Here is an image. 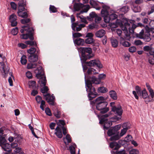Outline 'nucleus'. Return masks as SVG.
Masks as SVG:
<instances>
[{
    "instance_id": "1",
    "label": "nucleus",
    "mask_w": 154,
    "mask_h": 154,
    "mask_svg": "<svg viewBox=\"0 0 154 154\" xmlns=\"http://www.w3.org/2000/svg\"><path fill=\"white\" fill-rule=\"evenodd\" d=\"M85 81L86 91L89 92L88 97L89 100H92L96 97L97 94L95 88L92 86V82L96 84H99L101 81L94 76H93L89 79H86V76L85 75Z\"/></svg>"
},
{
    "instance_id": "2",
    "label": "nucleus",
    "mask_w": 154,
    "mask_h": 154,
    "mask_svg": "<svg viewBox=\"0 0 154 154\" xmlns=\"http://www.w3.org/2000/svg\"><path fill=\"white\" fill-rule=\"evenodd\" d=\"M95 104L96 109L100 111L101 114H105L109 111V108L107 107L108 103L103 97L100 96L96 98Z\"/></svg>"
},
{
    "instance_id": "3",
    "label": "nucleus",
    "mask_w": 154,
    "mask_h": 154,
    "mask_svg": "<svg viewBox=\"0 0 154 154\" xmlns=\"http://www.w3.org/2000/svg\"><path fill=\"white\" fill-rule=\"evenodd\" d=\"M78 50L81 53L80 59L82 63H85L87 60L94 56L92 53V49L90 48L80 47L78 49Z\"/></svg>"
},
{
    "instance_id": "4",
    "label": "nucleus",
    "mask_w": 154,
    "mask_h": 154,
    "mask_svg": "<svg viewBox=\"0 0 154 154\" xmlns=\"http://www.w3.org/2000/svg\"><path fill=\"white\" fill-rule=\"evenodd\" d=\"M109 8V6L104 5L101 12L102 16L103 17L104 21L106 23H109L110 21L116 19L117 17V15L114 14L109 15L108 10Z\"/></svg>"
},
{
    "instance_id": "5",
    "label": "nucleus",
    "mask_w": 154,
    "mask_h": 154,
    "mask_svg": "<svg viewBox=\"0 0 154 154\" xmlns=\"http://www.w3.org/2000/svg\"><path fill=\"white\" fill-rule=\"evenodd\" d=\"M137 26L132 23H130L127 22L125 23L124 25L121 26L123 31H124V33L126 37H129L130 33H133L134 32V29L137 27Z\"/></svg>"
},
{
    "instance_id": "6",
    "label": "nucleus",
    "mask_w": 154,
    "mask_h": 154,
    "mask_svg": "<svg viewBox=\"0 0 154 154\" xmlns=\"http://www.w3.org/2000/svg\"><path fill=\"white\" fill-rule=\"evenodd\" d=\"M110 114V113H109L101 116L100 117L99 123L101 124H104L103 127L104 129H107L112 125V122L110 120H108L107 119Z\"/></svg>"
},
{
    "instance_id": "7",
    "label": "nucleus",
    "mask_w": 154,
    "mask_h": 154,
    "mask_svg": "<svg viewBox=\"0 0 154 154\" xmlns=\"http://www.w3.org/2000/svg\"><path fill=\"white\" fill-rule=\"evenodd\" d=\"M114 104L115 103L114 102H111L110 103V106L112 107V110L115 114H116L119 116L118 117H116L115 118L117 120H119L121 119V116L122 114L123 111L120 105L117 106H114Z\"/></svg>"
},
{
    "instance_id": "8",
    "label": "nucleus",
    "mask_w": 154,
    "mask_h": 154,
    "mask_svg": "<svg viewBox=\"0 0 154 154\" xmlns=\"http://www.w3.org/2000/svg\"><path fill=\"white\" fill-rule=\"evenodd\" d=\"M27 32L26 34H23L20 37L21 39H26L29 38L31 40H33L34 39L33 37L34 29L33 28H27Z\"/></svg>"
},
{
    "instance_id": "9",
    "label": "nucleus",
    "mask_w": 154,
    "mask_h": 154,
    "mask_svg": "<svg viewBox=\"0 0 154 154\" xmlns=\"http://www.w3.org/2000/svg\"><path fill=\"white\" fill-rule=\"evenodd\" d=\"M140 94L142 97L144 99V101L146 103H147V102H152L154 100L153 99L154 97H152L150 96V94L149 96L147 91L145 89L142 91L141 94Z\"/></svg>"
},
{
    "instance_id": "10",
    "label": "nucleus",
    "mask_w": 154,
    "mask_h": 154,
    "mask_svg": "<svg viewBox=\"0 0 154 154\" xmlns=\"http://www.w3.org/2000/svg\"><path fill=\"white\" fill-rule=\"evenodd\" d=\"M0 68L3 77H6L9 70V67L5 65L4 62H2L0 63Z\"/></svg>"
},
{
    "instance_id": "11",
    "label": "nucleus",
    "mask_w": 154,
    "mask_h": 154,
    "mask_svg": "<svg viewBox=\"0 0 154 154\" xmlns=\"http://www.w3.org/2000/svg\"><path fill=\"white\" fill-rule=\"evenodd\" d=\"M121 128L120 125H116L114 127H111L107 132V134L109 136H111L114 134H118V131Z\"/></svg>"
},
{
    "instance_id": "12",
    "label": "nucleus",
    "mask_w": 154,
    "mask_h": 154,
    "mask_svg": "<svg viewBox=\"0 0 154 154\" xmlns=\"http://www.w3.org/2000/svg\"><path fill=\"white\" fill-rule=\"evenodd\" d=\"M86 63L88 66H96L99 68H101L102 67V65L100 61L96 60H92L89 62H87Z\"/></svg>"
},
{
    "instance_id": "13",
    "label": "nucleus",
    "mask_w": 154,
    "mask_h": 154,
    "mask_svg": "<svg viewBox=\"0 0 154 154\" xmlns=\"http://www.w3.org/2000/svg\"><path fill=\"white\" fill-rule=\"evenodd\" d=\"M43 96L45 97L46 100L49 103V104L52 105H54L55 97L53 95L51 96L50 94L47 93L45 94H44Z\"/></svg>"
},
{
    "instance_id": "14",
    "label": "nucleus",
    "mask_w": 154,
    "mask_h": 154,
    "mask_svg": "<svg viewBox=\"0 0 154 154\" xmlns=\"http://www.w3.org/2000/svg\"><path fill=\"white\" fill-rule=\"evenodd\" d=\"M35 73L36 74V77L37 78H40L41 76L44 75V72L42 67V66H40L38 67L35 70Z\"/></svg>"
},
{
    "instance_id": "15",
    "label": "nucleus",
    "mask_w": 154,
    "mask_h": 154,
    "mask_svg": "<svg viewBox=\"0 0 154 154\" xmlns=\"http://www.w3.org/2000/svg\"><path fill=\"white\" fill-rule=\"evenodd\" d=\"M18 9L17 14L19 17L22 18L27 17V13L25 11V8H18Z\"/></svg>"
},
{
    "instance_id": "16",
    "label": "nucleus",
    "mask_w": 154,
    "mask_h": 154,
    "mask_svg": "<svg viewBox=\"0 0 154 154\" xmlns=\"http://www.w3.org/2000/svg\"><path fill=\"white\" fill-rule=\"evenodd\" d=\"M9 20L12 26H16L17 23V17L16 15L14 14H11L10 16Z\"/></svg>"
},
{
    "instance_id": "17",
    "label": "nucleus",
    "mask_w": 154,
    "mask_h": 154,
    "mask_svg": "<svg viewBox=\"0 0 154 154\" xmlns=\"http://www.w3.org/2000/svg\"><path fill=\"white\" fill-rule=\"evenodd\" d=\"M119 40L120 44L125 47H128L131 45V44L128 42L125 41L122 37H120Z\"/></svg>"
},
{
    "instance_id": "18",
    "label": "nucleus",
    "mask_w": 154,
    "mask_h": 154,
    "mask_svg": "<svg viewBox=\"0 0 154 154\" xmlns=\"http://www.w3.org/2000/svg\"><path fill=\"white\" fill-rule=\"evenodd\" d=\"M1 146L5 151L9 152L11 151V145L9 144L6 143Z\"/></svg>"
},
{
    "instance_id": "19",
    "label": "nucleus",
    "mask_w": 154,
    "mask_h": 154,
    "mask_svg": "<svg viewBox=\"0 0 154 154\" xmlns=\"http://www.w3.org/2000/svg\"><path fill=\"white\" fill-rule=\"evenodd\" d=\"M55 134L59 138H61L63 137L61 129L57 126L55 129Z\"/></svg>"
},
{
    "instance_id": "20",
    "label": "nucleus",
    "mask_w": 154,
    "mask_h": 154,
    "mask_svg": "<svg viewBox=\"0 0 154 154\" xmlns=\"http://www.w3.org/2000/svg\"><path fill=\"white\" fill-rule=\"evenodd\" d=\"M74 42L75 44L78 45H83L85 44L84 40L80 38L76 39Z\"/></svg>"
},
{
    "instance_id": "21",
    "label": "nucleus",
    "mask_w": 154,
    "mask_h": 154,
    "mask_svg": "<svg viewBox=\"0 0 154 154\" xmlns=\"http://www.w3.org/2000/svg\"><path fill=\"white\" fill-rule=\"evenodd\" d=\"M37 78L39 79L38 82L41 86H42L45 85L46 82V77L44 76V75L41 76L40 78Z\"/></svg>"
},
{
    "instance_id": "22",
    "label": "nucleus",
    "mask_w": 154,
    "mask_h": 154,
    "mask_svg": "<svg viewBox=\"0 0 154 154\" xmlns=\"http://www.w3.org/2000/svg\"><path fill=\"white\" fill-rule=\"evenodd\" d=\"M38 58L37 54H33L29 57V60L31 62H34L37 61Z\"/></svg>"
},
{
    "instance_id": "23",
    "label": "nucleus",
    "mask_w": 154,
    "mask_h": 154,
    "mask_svg": "<svg viewBox=\"0 0 154 154\" xmlns=\"http://www.w3.org/2000/svg\"><path fill=\"white\" fill-rule=\"evenodd\" d=\"M105 34V31L103 29H100L96 32V36L97 37L101 38L103 37Z\"/></svg>"
},
{
    "instance_id": "24",
    "label": "nucleus",
    "mask_w": 154,
    "mask_h": 154,
    "mask_svg": "<svg viewBox=\"0 0 154 154\" xmlns=\"http://www.w3.org/2000/svg\"><path fill=\"white\" fill-rule=\"evenodd\" d=\"M71 21L72 22V30H75V28L78 25V23L75 22L74 23V22L75 21V17L73 15H72L71 17Z\"/></svg>"
},
{
    "instance_id": "25",
    "label": "nucleus",
    "mask_w": 154,
    "mask_h": 154,
    "mask_svg": "<svg viewBox=\"0 0 154 154\" xmlns=\"http://www.w3.org/2000/svg\"><path fill=\"white\" fill-rule=\"evenodd\" d=\"M63 139L64 142L66 145H68L72 141L71 136L69 134H67L65 137H64Z\"/></svg>"
},
{
    "instance_id": "26",
    "label": "nucleus",
    "mask_w": 154,
    "mask_h": 154,
    "mask_svg": "<svg viewBox=\"0 0 154 154\" xmlns=\"http://www.w3.org/2000/svg\"><path fill=\"white\" fill-rule=\"evenodd\" d=\"M83 4L81 3H75L74 5V9L76 11H78L82 9Z\"/></svg>"
},
{
    "instance_id": "27",
    "label": "nucleus",
    "mask_w": 154,
    "mask_h": 154,
    "mask_svg": "<svg viewBox=\"0 0 154 154\" xmlns=\"http://www.w3.org/2000/svg\"><path fill=\"white\" fill-rule=\"evenodd\" d=\"M150 33L149 32H147L144 34V35L142 39H143L146 42H149L151 39L150 37Z\"/></svg>"
},
{
    "instance_id": "28",
    "label": "nucleus",
    "mask_w": 154,
    "mask_h": 154,
    "mask_svg": "<svg viewBox=\"0 0 154 154\" xmlns=\"http://www.w3.org/2000/svg\"><path fill=\"white\" fill-rule=\"evenodd\" d=\"M109 95L111 98L114 100H116L117 99V95L115 91L112 90L109 92Z\"/></svg>"
},
{
    "instance_id": "29",
    "label": "nucleus",
    "mask_w": 154,
    "mask_h": 154,
    "mask_svg": "<svg viewBox=\"0 0 154 154\" xmlns=\"http://www.w3.org/2000/svg\"><path fill=\"white\" fill-rule=\"evenodd\" d=\"M32 26V24L31 23H29V26H24L22 27V28L20 30V32L21 33H24L25 32H27V28L29 27V28H33L32 27H31Z\"/></svg>"
},
{
    "instance_id": "30",
    "label": "nucleus",
    "mask_w": 154,
    "mask_h": 154,
    "mask_svg": "<svg viewBox=\"0 0 154 154\" xmlns=\"http://www.w3.org/2000/svg\"><path fill=\"white\" fill-rule=\"evenodd\" d=\"M131 8L133 11L134 12H138L140 11L141 10V8L138 6H135L134 5L133 3V4H132V5L131 6Z\"/></svg>"
},
{
    "instance_id": "31",
    "label": "nucleus",
    "mask_w": 154,
    "mask_h": 154,
    "mask_svg": "<svg viewBox=\"0 0 154 154\" xmlns=\"http://www.w3.org/2000/svg\"><path fill=\"white\" fill-rule=\"evenodd\" d=\"M85 26V24H79L75 28V30H73L74 31H80L82 28Z\"/></svg>"
},
{
    "instance_id": "32",
    "label": "nucleus",
    "mask_w": 154,
    "mask_h": 154,
    "mask_svg": "<svg viewBox=\"0 0 154 154\" xmlns=\"http://www.w3.org/2000/svg\"><path fill=\"white\" fill-rule=\"evenodd\" d=\"M146 85L148 90H149L150 93V96L152 97H154V92L153 90L151 88L150 85L147 83H146Z\"/></svg>"
},
{
    "instance_id": "33",
    "label": "nucleus",
    "mask_w": 154,
    "mask_h": 154,
    "mask_svg": "<svg viewBox=\"0 0 154 154\" xmlns=\"http://www.w3.org/2000/svg\"><path fill=\"white\" fill-rule=\"evenodd\" d=\"M87 73L88 75L90 74H98V72H96V70L90 67L89 68L87 71Z\"/></svg>"
},
{
    "instance_id": "34",
    "label": "nucleus",
    "mask_w": 154,
    "mask_h": 154,
    "mask_svg": "<svg viewBox=\"0 0 154 154\" xmlns=\"http://www.w3.org/2000/svg\"><path fill=\"white\" fill-rule=\"evenodd\" d=\"M111 43L112 46L114 48H116L118 45V42L117 40L114 38H112L111 40Z\"/></svg>"
},
{
    "instance_id": "35",
    "label": "nucleus",
    "mask_w": 154,
    "mask_h": 154,
    "mask_svg": "<svg viewBox=\"0 0 154 154\" xmlns=\"http://www.w3.org/2000/svg\"><path fill=\"white\" fill-rule=\"evenodd\" d=\"M30 19L27 18L26 19H22L20 20L21 22L23 24H25L29 23L27 24L26 26H29V23H31L32 24V23L30 22Z\"/></svg>"
},
{
    "instance_id": "36",
    "label": "nucleus",
    "mask_w": 154,
    "mask_h": 154,
    "mask_svg": "<svg viewBox=\"0 0 154 154\" xmlns=\"http://www.w3.org/2000/svg\"><path fill=\"white\" fill-rule=\"evenodd\" d=\"M98 91L99 93H105L107 92V89L103 87H100L98 88Z\"/></svg>"
},
{
    "instance_id": "37",
    "label": "nucleus",
    "mask_w": 154,
    "mask_h": 154,
    "mask_svg": "<svg viewBox=\"0 0 154 154\" xmlns=\"http://www.w3.org/2000/svg\"><path fill=\"white\" fill-rule=\"evenodd\" d=\"M145 29L146 31L150 33H154V27H149L148 25H146L145 26Z\"/></svg>"
},
{
    "instance_id": "38",
    "label": "nucleus",
    "mask_w": 154,
    "mask_h": 154,
    "mask_svg": "<svg viewBox=\"0 0 154 154\" xmlns=\"http://www.w3.org/2000/svg\"><path fill=\"white\" fill-rule=\"evenodd\" d=\"M54 114L56 117L57 119H59L61 116V112L58 110L56 109L54 111Z\"/></svg>"
},
{
    "instance_id": "39",
    "label": "nucleus",
    "mask_w": 154,
    "mask_h": 154,
    "mask_svg": "<svg viewBox=\"0 0 154 154\" xmlns=\"http://www.w3.org/2000/svg\"><path fill=\"white\" fill-rule=\"evenodd\" d=\"M90 8V6L89 5H83V8H82V11H81V12H86L88 11Z\"/></svg>"
},
{
    "instance_id": "40",
    "label": "nucleus",
    "mask_w": 154,
    "mask_h": 154,
    "mask_svg": "<svg viewBox=\"0 0 154 154\" xmlns=\"http://www.w3.org/2000/svg\"><path fill=\"white\" fill-rule=\"evenodd\" d=\"M94 40L93 38H88L85 39V42L87 44H89L92 43L94 42Z\"/></svg>"
},
{
    "instance_id": "41",
    "label": "nucleus",
    "mask_w": 154,
    "mask_h": 154,
    "mask_svg": "<svg viewBox=\"0 0 154 154\" xmlns=\"http://www.w3.org/2000/svg\"><path fill=\"white\" fill-rule=\"evenodd\" d=\"M25 43L28 45H30V46L35 45V46H37V44L35 41H26L25 42Z\"/></svg>"
},
{
    "instance_id": "42",
    "label": "nucleus",
    "mask_w": 154,
    "mask_h": 154,
    "mask_svg": "<svg viewBox=\"0 0 154 154\" xmlns=\"http://www.w3.org/2000/svg\"><path fill=\"white\" fill-rule=\"evenodd\" d=\"M120 136L118 134H117L114 136H112L110 138V140L111 141L116 140H119L120 137Z\"/></svg>"
},
{
    "instance_id": "43",
    "label": "nucleus",
    "mask_w": 154,
    "mask_h": 154,
    "mask_svg": "<svg viewBox=\"0 0 154 154\" xmlns=\"http://www.w3.org/2000/svg\"><path fill=\"white\" fill-rule=\"evenodd\" d=\"M18 5V8H25L24 6L26 5V3L24 0H21L19 1Z\"/></svg>"
},
{
    "instance_id": "44",
    "label": "nucleus",
    "mask_w": 154,
    "mask_h": 154,
    "mask_svg": "<svg viewBox=\"0 0 154 154\" xmlns=\"http://www.w3.org/2000/svg\"><path fill=\"white\" fill-rule=\"evenodd\" d=\"M77 17L78 18H79L80 20H81L82 22L86 24L88 23V22L86 20V18L84 17L83 16L80 15L79 16L78 15H77Z\"/></svg>"
},
{
    "instance_id": "45",
    "label": "nucleus",
    "mask_w": 154,
    "mask_h": 154,
    "mask_svg": "<svg viewBox=\"0 0 154 154\" xmlns=\"http://www.w3.org/2000/svg\"><path fill=\"white\" fill-rule=\"evenodd\" d=\"M36 51V49L34 48H31L27 50V52L30 54H33Z\"/></svg>"
},
{
    "instance_id": "46",
    "label": "nucleus",
    "mask_w": 154,
    "mask_h": 154,
    "mask_svg": "<svg viewBox=\"0 0 154 154\" xmlns=\"http://www.w3.org/2000/svg\"><path fill=\"white\" fill-rule=\"evenodd\" d=\"M41 89V92L43 94L47 93L49 90L48 87L45 85Z\"/></svg>"
},
{
    "instance_id": "47",
    "label": "nucleus",
    "mask_w": 154,
    "mask_h": 154,
    "mask_svg": "<svg viewBox=\"0 0 154 154\" xmlns=\"http://www.w3.org/2000/svg\"><path fill=\"white\" fill-rule=\"evenodd\" d=\"M144 30H143V29H142L139 33L137 34H136V37L140 38L142 39L143 38L144 36Z\"/></svg>"
},
{
    "instance_id": "48",
    "label": "nucleus",
    "mask_w": 154,
    "mask_h": 154,
    "mask_svg": "<svg viewBox=\"0 0 154 154\" xmlns=\"http://www.w3.org/2000/svg\"><path fill=\"white\" fill-rule=\"evenodd\" d=\"M26 57L25 55H23L21 58L20 62L23 65H25L26 63L27 60L26 59Z\"/></svg>"
},
{
    "instance_id": "49",
    "label": "nucleus",
    "mask_w": 154,
    "mask_h": 154,
    "mask_svg": "<svg viewBox=\"0 0 154 154\" xmlns=\"http://www.w3.org/2000/svg\"><path fill=\"white\" fill-rule=\"evenodd\" d=\"M49 9L51 12L52 13H55L57 11V8L54 6L51 5L50 6Z\"/></svg>"
},
{
    "instance_id": "50",
    "label": "nucleus",
    "mask_w": 154,
    "mask_h": 154,
    "mask_svg": "<svg viewBox=\"0 0 154 154\" xmlns=\"http://www.w3.org/2000/svg\"><path fill=\"white\" fill-rule=\"evenodd\" d=\"M6 140L4 137L2 136L0 138V145L1 146L6 143Z\"/></svg>"
},
{
    "instance_id": "51",
    "label": "nucleus",
    "mask_w": 154,
    "mask_h": 154,
    "mask_svg": "<svg viewBox=\"0 0 154 154\" xmlns=\"http://www.w3.org/2000/svg\"><path fill=\"white\" fill-rule=\"evenodd\" d=\"M128 10L129 8L128 6H124L121 9V11L125 13L127 12L128 11Z\"/></svg>"
},
{
    "instance_id": "52",
    "label": "nucleus",
    "mask_w": 154,
    "mask_h": 154,
    "mask_svg": "<svg viewBox=\"0 0 154 154\" xmlns=\"http://www.w3.org/2000/svg\"><path fill=\"white\" fill-rule=\"evenodd\" d=\"M69 149L71 153V154H75V148L74 147L72 146H69Z\"/></svg>"
},
{
    "instance_id": "53",
    "label": "nucleus",
    "mask_w": 154,
    "mask_h": 154,
    "mask_svg": "<svg viewBox=\"0 0 154 154\" xmlns=\"http://www.w3.org/2000/svg\"><path fill=\"white\" fill-rule=\"evenodd\" d=\"M136 48L135 46H131L129 48V51L130 52L133 53L136 51Z\"/></svg>"
},
{
    "instance_id": "54",
    "label": "nucleus",
    "mask_w": 154,
    "mask_h": 154,
    "mask_svg": "<svg viewBox=\"0 0 154 154\" xmlns=\"http://www.w3.org/2000/svg\"><path fill=\"white\" fill-rule=\"evenodd\" d=\"M148 54L150 55H153L154 54V48L151 47L149 51H148Z\"/></svg>"
},
{
    "instance_id": "55",
    "label": "nucleus",
    "mask_w": 154,
    "mask_h": 154,
    "mask_svg": "<svg viewBox=\"0 0 154 154\" xmlns=\"http://www.w3.org/2000/svg\"><path fill=\"white\" fill-rule=\"evenodd\" d=\"M82 34L79 32L73 33L72 37L73 38H77L82 36Z\"/></svg>"
},
{
    "instance_id": "56",
    "label": "nucleus",
    "mask_w": 154,
    "mask_h": 154,
    "mask_svg": "<svg viewBox=\"0 0 154 154\" xmlns=\"http://www.w3.org/2000/svg\"><path fill=\"white\" fill-rule=\"evenodd\" d=\"M37 66V64H28L27 65V68L28 69H30L35 67Z\"/></svg>"
},
{
    "instance_id": "57",
    "label": "nucleus",
    "mask_w": 154,
    "mask_h": 154,
    "mask_svg": "<svg viewBox=\"0 0 154 154\" xmlns=\"http://www.w3.org/2000/svg\"><path fill=\"white\" fill-rule=\"evenodd\" d=\"M45 112L47 115L49 116H52V114L51 111L49 108H46L45 109Z\"/></svg>"
},
{
    "instance_id": "58",
    "label": "nucleus",
    "mask_w": 154,
    "mask_h": 154,
    "mask_svg": "<svg viewBox=\"0 0 154 154\" xmlns=\"http://www.w3.org/2000/svg\"><path fill=\"white\" fill-rule=\"evenodd\" d=\"M138 151L136 149H132L129 152L130 154H138Z\"/></svg>"
},
{
    "instance_id": "59",
    "label": "nucleus",
    "mask_w": 154,
    "mask_h": 154,
    "mask_svg": "<svg viewBox=\"0 0 154 154\" xmlns=\"http://www.w3.org/2000/svg\"><path fill=\"white\" fill-rule=\"evenodd\" d=\"M18 32V29L17 27H15L12 30V33L14 35H15L17 34Z\"/></svg>"
},
{
    "instance_id": "60",
    "label": "nucleus",
    "mask_w": 154,
    "mask_h": 154,
    "mask_svg": "<svg viewBox=\"0 0 154 154\" xmlns=\"http://www.w3.org/2000/svg\"><path fill=\"white\" fill-rule=\"evenodd\" d=\"M106 77V75L104 74H100L98 76V78L101 81V80L105 79Z\"/></svg>"
},
{
    "instance_id": "61",
    "label": "nucleus",
    "mask_w": 154,
    "mask_h": 154,
    "mask_svg": "<svg viewBox=\"0 0 154 154\" xmlns=\"http://www.w3.org/2000/svg\"><path fill=\"white\" fill-rule=\"evenodd\" d=\"M151 46L149 45L145 46L143 47V50L146 52H148V51H149L150 48Z\"/></svg>"
},
{
    "instance_id": "62",
    "label": "nucleus",
    "mask_w": 154,
    "mask_h": 154,
    "mask_svg": "<svg viewBox=\"0 0 154 154\" xmlns=\"http://www.w3.org/2000/svg\"><path fill=\"white\" fill-rule=\"evenodd\" d=\"M134 43L136 45H142L143 42L140 40H136L134 41Z\"/></svg>"
},
{
    "instance_id": "63",
    "label": "nucleus",
    "mask_w": 154,
    "mask_h": 154,
    "mask_svg": "<svg viewBox=\"0 0 154 154\" xmlns=\"http://www.w3.org/2000/svg\"><path fill=\"white\" fill-rule=\"evenodd\" d=\"M150 20V19H148V18H144L143 20V22L144 24H147V25L148 26Z\"/></svg>"
},
{
    "instance_id": "64",
    "label": "nucleus",
    "mask_w": 154,
    "mask_h": 154,
    "mask_svg": "<svg viewBox=\"0 0 154 154\" xmlns=\"http://www.w3.org/2000/svg\"><path fill=\"white\" fill-rule=\"evenodd\" d=\"M36 85V82L34 81H31L29 82V86L30 87H32L33 88Z\"/></svg>"
}]
</instances>
